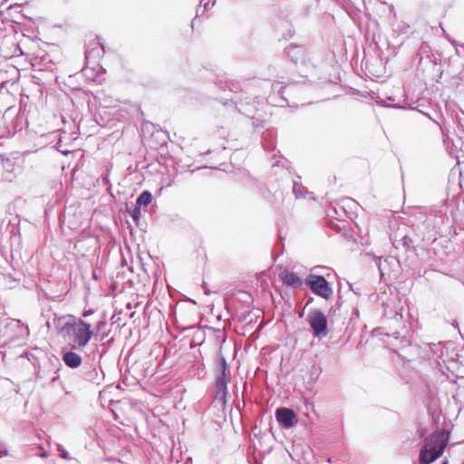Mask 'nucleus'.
Returning <instances> with one entry per match:
<instances>
[{"label":"nucleus","instance_id":"obj_8","mask_svg":"<svg viewBox=\"0 0 464 464\" xmlns=\"http://www.w3.org/2000/svg\"><path fill=\"white\" fill-rule=\"evenodd\" d=\"M286 53L294 63H300L305 67L311 65V59L305 48L291 44L286 48Z\"/></svg>","mask_w":464,"mask_h":464},{"label":"nucleus","instance_id":"obj_19","mask_svg":"<svg viewBox=\"0 0 464 464\" xmlns=\"http://www.w3.org/2000/svg\"><path fill=\"white\" fill-rule=\"evenodd\" d=\"M8 455V449L5 442L0 441V458L5 457Z\"/></svg>","mask_w":464,"mask_h":464},{"label":"nucleus","instance_id":"obj_9","mask_svg":"<svg viewBox=\"0 0 464 464\" xmlns=\"http://www.w3.org/2000/svg\"><path fill=\"white\" fill-rule=\"evenodd\" d=\"M276 420L285 428L289 429L295 425V413L288 408H278L276 411Z\"/></svg>","mask_w":464,"mask_h":464},{"label":"nucleus","instance_id":"obj_5","mask_svg":"<svg viewBox=\"0 0 464 464\" xmlns=\"http://www.w3.org/2000/svg\"><path fill=\"white\" fill-rule=\"evenodd\" d=\"M314 337H322L327 334V318L325 314L314 309L309 312L306 318Z\"/></svg>","mask_w":464,"mask_h":464},{"label":"nucleus","instance_id":"obj_14","mask_svg":"<svg viewBox=\"0 0 464 464\" xmlns=\"http://www.w3.org/2000/svg\"><path fill=\"white\" fill-rule=\"evenodd\" d=\"M401 242L406 251H414L415 250V247L413 246V240L408 235H404L402 237V238L401 239Z\"/></svg>","mask_w":464,"mask_h":464},{"label":"nucleus","instance_id":"obj_26","mask_svg":"<svg viewBox=\"0 0 464 464\" xmlns=\"http://www.w3.org/2000/svg\"><path fill=\"white\" fill-rule=\"evenodd\" d=\"M352 290L355 293V295H359L358 289L354 290V289L352 288Z\"/></svg>","mask_w":464,"mask_h":464},{"label":"nucleus","instance_id":"obj_25","mask_svg":"<svg viewBox=\"0 0 464 464\" xmlns=\"http://www.w3.org/2000/svg\"><path fill=\"white\" fill-rule=\"evenodd\" d=\"M352 290L355 293V295H359L358 289L354 290V289L352 288Z\"/></svg>","mask_w":464,"mask_h":464},{"label":"nucleus","instance_id":"obj_6","mask_svg":"<svg viewBox=\"0 0 464 464\" xmlns=\"http://www.w3.org/2000/svg\"><path fill=\"white\" fill-rule=\"evenodd\" d=\"M305 282L314 294L324 299H329L333 295V289L324 276L310 275Z\"/></svg>","mask_w":464,"mask_h":464},{"label":"nucleus","instance_id":"obj_22","mask_svg":"<svg viewBox=\"0 0 464 464\" xmlns=\"http://www.w3.org/2000/svg\"><path fill=\"white\" fill-rule=\"evenodd\" d=\"M45 324H46V326H47V328H48V329H51V327H52V323H51L49 320H47V321H46Z\"/></svg>","mask_w":464,"mask_h":464},{"label":"nucleus","instance_id":"obj_11","mask_svg":"<svg viewBox=\"0 0 464 464\" xmlns=\"http://www.w3.org/2000/svg\"><path fill=\"white\" fill-rule=\"evenodd\" d=\"M63 360L66 366L72 369L79 367L82 362L81 355L72 351L64 353Z\"/></svg>","mask_w":464,"mask_h":464},{"label":"nucleus","instance_id":"obj_15","mask_svg":"<svg viewBox=\"0 0 464 464\" xmlns=\"http://www.w3.org/2000/svg\"><path fill=\"white\" fill-rule=\"evenodd\" d=\"M129 214L137 224L141 217L140 207L136 205L133 209L129 210Z\"/></svg>","mask_w":464,"mask_h":464},{"label":"nucleus","instance_id":"obj_18","mask_svg":"<svg viewBox=\"0 0 464 464\" xmlns=\"http://www.w3.org/2000/svg\"><path fill=\"white\" fill-rule=\"evenodd\" d=\"M303 189L304 188L300 184L294 182L293 192L296 198H301L304 196Z\"/></svg>","mask_w":464,"mask_h":464},{"label":"nucleus","instance_id":"obj_10","mask_svg":"<svg viewBox=\"0 0 464 464\" xmlns=\"http://www.w3.org/2000/svg\"><path fill=\"white\" fill-rule=\"evenodd\" d=\"M279 277L285 285L293 288H299L303 284L301 278L297 275L288 271L287 269L280 272Z\"/></svg>","mask_w":464,"mask_h":464},{"label":"nucleus","instance_id":"obj_17","mask_svg":"<svg viewBox=\"0 0 464 464\" xmlns=\"http://www.w3.org/2000/svg\"><path fill=\"white\" fill-rule=\"evenodd\" d=\"M57 450L59 452V455L63 459H71V457L68 453V451L63 448V445L57 444Z\"/></svg>","mask_w":464,"mask_h":464},{"label":"nucleus","instance_id":"obj_23","mask_svg":"<svg viewBox=\"0 0 464 464\" xmlns=\"http://www.w3.org/2000/svg\"><path fill=\"white\" fill-rule=\"evenodd\" d=\"M200 14H202L200 13L199 8H198V10H197V15H196V17H194V21H195V20H197V17H198V16H199Z\"/></svg>","mask_w":464,"mask_h":464},{"label":"nucleus","instance_id":"obj_1","mask_svg":"<svg viewBox=\"0 0 464 464\" xmlns=\"http://www.w3.org/2000/svg\"><path fill=\"white\" fill-rule=\"evenodd\" d=\"M447 443L448 436H446L444 433H433L420 450V463L430 464L439 459L442 455Z\"/></svg>","mask_w":464,"mask_h":464},{"label":"nucleus","instance_id":"obj_21","mask_svg":"<svg viewBox=\"0 0 464 464\" xmlns=\"http://www.w3.org/2000/svg\"><path fill=\"white\" fill-rule=\"evenodd\" d=\"M53 316H54V318H53V324L54 325L56 324V322H57V321H60V320H62V319H63V317H59V318H58L56 314H53Z\"/></svg>","mask_w":464,"mask_h":464},{"label":"nucleus","instance_id":"obj_12","mask_svg":"<svg viewBox=\"0 0 464 464\" xmlns=\"http://www.w3.org/2000/svg\"><path fill=\"white\" fill-rule=\"evenodd\" d=\"M107 323L103 320L99 321L95 328L93 330L94 335L96 338H99L100 341L103 340L107 335L108 332L106 331Z\"/></svg>","mask_w":464,"mask_h":464},{"label":"nucleus","instance_id":"obj_2","mask_svg":"<svg viewBox=\"0 0 464 464\" xmlns=\"http://www.w3.org/2000/svg\"><path fill=\"white\" fill-rule=\"evenodd\" d=\"M63 330L72 333L74 347L79 349L84 348L94 335L92 325L82 319L74 323L66 322Z\"/></svg>","mask_w":464,"mask_h":464},{"label":"nucleus","instance_id":"obj_27","mask_svg":"<svg viewBox=\"0 0 464 464\" xmlns=\"http://www.w3.org/2000/svg\"><path fill=\"white\" fill-rule=\"evenodd\" d=\"M90 313H92V312L90 311V312H88V313H85L83 315H84V316H87V314H90Z\"/></svg>","mask_w":464,"mask_h":464},{"label":"nucleus","instance_id":"obj_24","mask_svg":"<svg viewBox=\"0 0 464 464\" xmlns=\"http://www.w3.org/2000/svg\"><path fill=\"white\" fill-rule=\"evenodd\" d=\"M238 111H239L240 112L244 113V114H248V112H247V111H242V108H238Z\"/></svg>","mask_w":464,"mask_h":464},{"label":"nucleus","instance_id":"obj_16","mask_svg":"<svg viewBox=\"0 0 464 464\" xmlns=\"http://www.w3.org/2000/svg\"><path fill=\"white\" fill-rule=\"evenodd\" d=\"M215 4L216 0H201L200 5H203V10L201 11V14L213 7Z\"/></svg>","mask_w":464,"mask_h":464},{"label":"nucleus","instance_id":"obj_3","mask_svg":"<svg viewBox=\"0 0 464 464\" xmlns=\"http://www.w3.org/2000/svg\"><path fill=\"white\" fill-rule=\"evenodd\" d=\"M62 367L60 360L55 355H45L38 366L36 378L53 382L60 377L59 370Z\"/></svg>","mask_w":464,"mask_h":464},{"label":"nucleus","instance_id":"obj_4","mask_svg":"<svg viewBox=\"0 0 464 464\" xmlns=\"http://www.w3.org/2000/svg\"><path fill=\"white\" fill-rule=\"evenodd\" d=\"M218 375L216 379V386L218 389L217 397L225 401L227 395V361L222 354H218L216 360Z\"/></svg>","mask_w":464,"mask_h":464},{"label":"nucleus","instance_id":"obj_13","mask_svg":"<svg viewBox=\"0 0 464 464\" xmlns=\"http://www.w3.org/2000/svg\"><path fill=\"white\" fill-rule=\"evenodd\" d=\"M152 200V195L150 191L144 190L140 193V195L138 197L136 200V205L141 207V206H148Z\"/></svg>","mask_w":464,"mask_h":464},{"label":"nucleus","instance_id":"obj_7","mask_svg":"<svg viewBox=\"0 0 464 464\" xmlns=\"http://www.w3.org/2000/svg\"><path fill=\"white\" fill-rule=\"evenodd\" d=\"M104 54V47L98 39L91 41L85 50V60L88 64L96 65Z\"/></svg>","mask_w":464,"mask_h":464},{"label":"nucleus","instance_id":"obj_20","mask_svg":"<svg viewBox=\"0 0 464 464\" xmlns=\"http://www.w3.org/2000/svg\"><path fill=\"white\" fill-rule=\"evenodd\" d=\"M343 206L348 207V208H353V206H356V205H357L356 201H355V200H353V198H343Z\"/></svg>","mask_w":464,"mask_h":464}]
</instances>
